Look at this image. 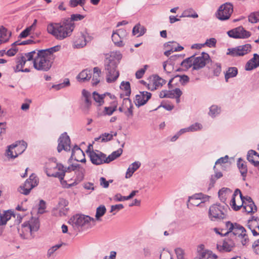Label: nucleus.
Masks as SVG:
<instances>
[{
  "mask_svg": "<svg viewBox=\"0 0 259 259\" xmlns=\"http://www.w3.org/2000/svg\"><path fill=\"white\" fill-rule=\"evenodd\" d=\"M151 94L146 91L140 92L139 94L136 96L135 104L140 107L145 105L151 98Z\"/></svg>",
  "mask_w": 259,
  "mask_h": 259,
  "instance_id": "nucleus-21",
  "label": "nucleus"
},
{
  "mask_svg": "<svg viewBox=\"0 0 259 259\" xmlns=\"http://www.w3.org/2000/svg\"><path fill=\"white\" fill-rule=\"evenodd\" d=\"M247 227L251 230L253 236L259 235V219L253 218L247 223Z\"/></svg>",
  "mask_w": 259,
  "mask_h": 259,
  "instance_id": "nucleus-24",
  "label": "nucleus"
},
{
  "mask_svg": "<svg viewBox=\"0 0 259 259\" xmlns=\"http://www.w3.org/2000/svg\"><path fill=\"white\" fill-rule=\"evenodd\" d=\"M165 82V80L160 78L159 76L156 75L153 77L152 82L148 84V89L151 91L155 90L157 88L161 87Z\"/></svg>",
  "mask_w": 259,
  "mask_h": 259,
  "instance_id": "nucleus-26",
  "label": "nucleus"
},
{
  "mask_svg": "<svg viewBox=\"0 0 259 259\" xmlns=\"http://www.w3.org/2000/svg\"><path fill=\"white\" fill-rule=\"evenodd\" d=\"M27 143L24 141H17L16 143L8 146L7 150V156L12 158L17 157L19 154L22 153L26 149Z\"/></svg>",
  "mask_w": 259,
  "mask_h": 259,
  "instance_id": "nucleus-8",
  "label": "nucleus"
},
{
  "mask_svg": "<svg viewBox=\"0 0 259 259\" xmlns=\"http://www.w3.org/2000/svg\"><path fill=\"white\" fill-rule=\"evenodd\" d=\"M70 139L66 133H63L58 139V145L57 150L58 152H61L63 150L66 151H69L71 149Z\"/></svg>",
  "mask_w": 259,
  "mask_h": 259,
  "instance_id": "nucleus-16",
  "label": "nucleus"
},
{
  "mask_svg": "<svg viewBox=\"0 0 259 259\" xmlns=\"http://www.w3.org/2000/svg\"><path fill=\"white\" fill-rule=\"evenodd\" d=\"M66 167L61 163H50L46 168V172L48 177L58 178L62 180L64 179Z\"/></svg>",
  "mask_w": 259,
  "mask_h": 259,
  "instance_id": "nucleus-6",
  "label": "nucleus"
},
{
  "mask_svg": "<svg viewBox=\"0 0 259 259\" xmlns=\"http://www.w3.org/2000/svg\"><path fill=\"white\" fill-rule=\"evenodd\" d=\"M147 67L148 66L146 65L143 68L139 69L136 72L135 75L137 79H140L143 76Z\"/></svg>",
  "mask_w": 259,
  "mask_h": 259,
  "instance_id": "nucleus-64",
  "label": "nucleus"
},
{
  "mask_svg": "<svg viewBox=\"0 0 259 259\" xmlns=\"http://www.w3.org/2000/svg\"><path fill=\"white\" fill-rule=\"evenodd\" d=\"M226 227L228 229V231L224 235L229 234L230 238H233L234 239L237 237L239 238L244 232H246L245 228L237 223L233 224L228 221L226 223Z\"/></svg>",
  "mask_w": 259,
  "mask_h": 259,
  "instance_id": "nucleus-9",
  "label": "nucleus"
},
{
  "mask_svg": "<svg viewBox=\"0 0 259 259\" xmlns=\"http://www.w3.org/2000/svg\"><path fill=\"white\" fill-rule=\"evenodd\" d=\"M121 58V55L119 53L116 56L115 54H112L105 60L104 66L107 82H113L118 78L119 72L117 68Z\"/></svg>",
  "mask_w": 259,
  "mask_h": 259,
  "instance_id": "nucleus-2",
  "label": "nucleus"
},
{
  "mask_svg": "<svg viewBox=\"0 0 259 259\" xmlns=\"http://www.w3.org/2000/svg\"><path fill=\"white\" fill-rule=\"evenodd\" d=\"M123 104L126 106L127 110L124 112V114L128 117H131L133 115V105L129 98H124L123 100Z\"/></svg>",
  "mask_w": 259,
  "mask_h": 259,
  "instance_id": "nucleus-38",
  "label": "nucleus"
},
{
  "mask_svg": "<svg viewBox=\"0 0 259 259\" xmlns=\"http://www.w3.org/2000/svg\"><path fill=\"white\" fill-rule=\"evenodd\" d=\"M259 66V55L257 54L253 55V57L249 60L245 65L246 70H251Z\"/></svg>",
  "mask_w": 259,
  "mask_h": 259,
  "instance_id": "nucleus-28",
  "label": "nucleus"
},
{
  "mask_svg": "<svg viewBox=\"0 0 259 259\" xmlns=\"http://www.w3.org/2000/svg\"><path fill=\"white\" fill-rule=\"evenodd\" d=\"M68 223L75 229H78L79 228L88 229L95 225V221L94 218L89 215L76 214L70 219Z\"/></svg>",
  "mask_w": 259,
  "mask_h": 259,
  "instance_id": "nucleus-4",
  "label": "nucleus"
},
{
  "mask_svg": "<svg viewBox=\"0 0 259 259\" xmlns=\"http://www.w3.org/2000/svg\"><path fill=\"white\" fill-rule=\"evenodd\" d=\"M86 0H70L69 5L71 7L75 8L78 5L82 7L84 5Z\"/></svg>",
  "mask_w": 259,
  "mask_h": 259,
  "instance_id": "nucleus-55",
  "label": "nucleus"
},
{
  "mask_svg": "<svg viewBox=\"0 0 259 259\" xmlns=\"http://www.w3.org/2000/svg\"><path fill=\"white\" fill-rule=\"evenodd\" d=\"M82 94L83 98H84V101L87 107H89L91 105V101L90 100V93L85 90H83L82 91Z\"/></svg>",
  "mask_w": 259,
  "mask_h": 259,
  "instance_id": "nucleus-54",
  "label": "nucleus"
},
{
  "mask_svg": "<svg viewBox=\"0 0 259 259\" xmlns=\"http://www.w3.org/2000/svg\"><path fill=\"white\" fill-rule=\"evenodd\" d=\"M40 51H42L45 54L49 55V57H51V54L59 51V47L55 46L46 50H41Z\"/></svg>",
  "mask_w": 259,
  "mask_h": 259,
  "instance_id": "nucleus-59",
  "label": "nucleus"
},
{
  "mask_svg": "<svg viewBox=\"0 0 259 259\" xmlns=\"http://www.w3.org/2000/svg\"><path fill=\"white\" fill-rule=\"evenodd\" d=\"M223 177V174L221 171H215V174L211 176L210 178V183L208 189L213 187L216 181Z\"/></svg>",
  "mask_w": 259,
  "mask_h": 259,
  "instance_id": "nucleus-45",
  "label": "nucleus"
},
{
  "mask_svg": "<svg viewBox=\"0 0 259 259\" xmlns=\"http://www.w3.org/2000/svg\"><path fill=\"white\" fill-rule=\"evenodd\" d=\"M182 95V92L179 88H176L171 91H167V98H176V96L180 97Z\"/></svg>",
  "mask_w": 259,
  "mask_h": 259,
  "instance_id": "nucleus-50",
  "label": "nucleus"
},
{
  "mask_svg": "<svg viewBox=\"0 0 259 259\" xmlns=\"http://www.w3.org/2000/svg\"><path fill=\"white\" fill-rule=\"evenodd\" d=\"M16 65L13 67L15 72L21 71L23 69V67L26 63V60L24 57L20 56L17 57L16 58Z\"/></svg>",
  "mask_w": 259,
  "mask_h": 259,
  "instance_id": "nucleus-35",
  "label": "nucleus"
},
{
  "mask_svg": "<svg viewBox=\"0 0 259 259\" xmlns=\"http://www.w3.org/2000/svg\"><path fill=\"white\" fill-rule=\"evenodd\" d=\"M124 32V31L119 29L117 32H113L112 35V39L114 44L118 47H122L123 44L121 40V34Z\"/></svg>",
  "mask_w": 259,
  "mask_h": 259,
  "instance_id": "nucleus-31",
  "label": "nucleus"
},
{
  "mask_svg": "<svg viewBox=\"0 0 259 259\" xmlns=\"http://www.w3.org/2000/svg\"><path fill=\"white\" fill-rule=\"evenodd\" d=\"M67 200L64 198H60L56 207L53 209V214L56 216L66 215L69 210Z\"/></svg>",
  "mask_w": 259,
  "mask_h": 259,
  "instance_id": "nucleus-15",
  "label": "nucleus"
},
{
  "mask_svg": "<svg viewBox=\"0 0 259 259\" xmlns=\"http://www.w3.org/2000/svg\"><path fill=\"white\" fill-rule=\"evenodd\" d=\"M93 37L89 35L86 30L80 32V36L74 41V46L76 48H81L86 46L87 42L91 41Z\"/></svg>",
  "mask_w": 259,
  "mask_h": 259,
  "instance_id": "nucleus-19",
  "label": "nucleus"
},
{
  "mask_svg": "<svg viewBox=\"0 0 259 259\" xmlns=\"http://www.w3.org/2000/svg\"><path fill=\"white\" fill-rule=\"evenodd\" d=\"M120 88L125 91V95L126 96H130L131 94V87L129 82L122 81L120 84Z\"/></svg>",
  "mask_w": 259,
  "mask_h": 259,
  "instance_id": "nucleus-52",
  "label": "nucleus"
},
{
  "mask_svg": "<svg viewBox=\"0 0 259 259\" xmlns=\"http://www.w3.org/2000/svg\"><path fill=\"white\" fill-rule=\"evenodd\" d=\"M93 97L96 102L98 103L99 106H101L103 104L104 101L108 100V99H114V96L111 95L109 93H105L103 94H99L96 92L93 93Z\"/></svg>",
  "mask_w": 259,
  "mask_h": 259,
  "instance_id": "nucleus-23",
  "label": "nucleus"
},
{
  "mask_svg": "<svg viewBox=\"0 0 259 259\" xmlns=\"http://www.w3.org/2000/svg\"><path fill=\"white\" fill-rule=\"evenodd\" d=\"M217 40L214 38H210L206 39L205 43H204V46H207L209 48L214 47L216 45Z\"/></svg>",
  "mask_w": 259,
  "mask_h": 259,
  "instance_id": "nucleus-61",
  "label": "nucleus"
},
{
  "mask_svg": "<svg viewBox=\"0 0 259 259\" xmlns=\"http://www.w3.org/2000/svg\"><path fill=\"white\" fill-rule=\"evenodd\" d=\"M70 159L81 162H85L86 161L83 152L77 145H75L72 149Z\"/></svg>",
  "mask_w": 259,
  "mask_h": 259,
  "instance_id": "nucleus-22",
  "label": "nucleus"
},
{
  "mask_svg": "<svg viewBox=\"0 0 259 259\" xmlns=\"http://www.w3.org/2000/svg\"><path fill=\"white\" fill-rule=\"evenodd\" d=\"M146 31L145 27L140 24H137L135 25L133 29V35H138V36H140L145 34Z\"/></svg>",
  "mask_w": 259,
  "mask_h": 259,
  "instance_id": "nucleus-40",
  "label": "nucleus"
},
{
  "mask_svg": "<svg viewBox=\"0 0 259 259\" xmlns=\"http://www.w3.org/2000/svg\"><path fill=\"white\" fill-rule=\"evenodd\" d=\"M226 209L224 206L219 204L211 205L208 211V218L211 221H218L226 218Z\"/></svg>",
  "mask_w": 259,
  "mask_h": 259,
  "instance_id": "nucleus-7",
  "label": "nucleus"
},
{
  "mask_svg": "<svg viewBox=\"0 0 259 259\" xmlns=\"http://www.w3.org/2000/svg\"><path fill=\"white\" fill-rule=\"evenodd\" d=\"M92 75V73L91 70L84 69L78 74L76 78L79 82H85L91 79Z\"/></svg>",
  "mask_w": 259,
  "mask_h": 259,
  "instance_id": "nucleus-30",
  "label": "nucleus"
},
{
  "mask_svg": "<svg viewBox=\"0 0 259 259\" xmlns=\"http://www.w3.org/2000/svg\"><path fill=\"white\" fill-rule=\"evenodd\" d=\"M209 109L208 115L212 118L218 115L221 111V107L216 105H212Z\"/></svg>",
  "mask_w": 259,
  "mask_h": 259,
  "instance_id": "nucleus-43",
  "label": "nucleus"
},
{
  "mask_svg": "<svg viewBox=\"0 0 259 259\" xmlns=\"http://www.w3.org/2000/svg\"><path fill=\"white\" fill-rule=\"evenodd\" d=\"M233 12V5L231 3H226L219 8L215 15L218 19L225 21L230 18Z\"/></svg>",
  "mask_w": 259,
  "mask_h": 259,
  "instance_id": "nucleus-10",
  "label": "nucleus"
},
{
  "mask_svg": "<svg viewBox=\"0 0 259 259\" xmlns=\"http://www.w3.org/2000/svg\"><path fill=\"white\" fill-rule=\"evenodd\" d=\"M141 163L139 161H135L132 163L127 169L125 174V178L128 179L131 178L133 174L136 171L140 166Z\"/></svg>",
  "mask_w": 259,
  "mask_h": 259,
  "instance_id": "nucleus-33",
  "label": "nucleus"
},
{
  "mask_svg": "<svg viewBox=\"0 0 259 259\" xmlns=\"http://www.w3.org/2000/svg\"><path fill=\"white\" fill-rule=\"evenodd\" d=\"M235 243L234 239L225 238L222 244H217V248L221 252H230L235 247Z\"/></svg>",
  "mask_w": 259,
  "mask_h": 259,
  "instance_id": "nucleus-20",
  "label": "nucleus"
},
{
  "mask_svg": "<svg viewBox=\"0 0 259 259\" xmlns=\"http://www.w3.org/2000/svg\"><path fill=\"white\" fill-rule=\"evenodd\" d=\"M84 18V16L79 14H72L71 15L69 21L71 22H72V21H79L82 20Z\"/></svg>",
  "mask_w": 259,
  "mask_h": 259,
  "instance_id": "nucleus-62",
  "label": "nucleus"
},
{
  "mask_svg": "<svg viewBox=\"0 0 259 259\" xmlns=\"http://www.w3.org/2000/svg\"><path fill=\"white\" fill-rule=\"evenodd\" d=\"M74 29V24L65 19L59 22H51L47 25L48 33L53 35L56 39L62 40L69 37Z\"/></svg>",
  "mask_w": 259,
  "mask_h": 259,
  "instance_id": "nucleus-1",
  "label": "nucleus"
},
{
  "mask_svg": "<svg viewBox=\"0 0 259 259\" xmlns=\"http://www.w3.org/2000/svg\"><path fill=\"white\" fill-rule=\"evenodd\" d=\"M36 53L35 51H32L29 53H25L24 55H21V57H24L26 61H31L32 60H34L33 58H35V55H36Z\"/></svg>",
  "mask_w": 259,
  "mask_h": 259,
  "instance_id": "nucleus-58",
  "label": "nucleus"
},
{
  "mask_svg": "<svg viewBox=\"0 0 259 259\" xmlns=\"http://www.w3.org/2000/svg\"><path fill=\"white\" fill-rule=\"evenodd\" d=\"M33 67L38 71H48L52 67L51 57L46 55L42 51H39L34 58Z\"/></svg>",
  "mask_w": 259,
  "mask_h": 259,
  "instance_id": "nucleus-5",
  "label": "nucleus"
},
{
  "mask_svg": "<svg viewBox=\"0 0 259 259\" xmlns=\"http://www.w3.org/2000/svg\"><path fill=\"white\" fill-rule=\"evenodd\" d=\"M238 74V69L235 67H229L225 73V79L226 82L230 78H233L237 76Z\"/></svg>",
  "mask_w": 259,
  "mask_h": 259,
  "instance_id": "nucleus-36",
  "label": "nucleus"
},
{
  "mask_svg": "<svg viewBox=\"0 0 259 259\" xmlns=\"http://www.w3.org/2000/svg\"><path fill=\"white\" fill-rule=\"evenodd\" d=\"M247 159L255 166L259 164V155L255 151L249 150L248 152Z\"/></svg>",
  "mask_w": 259,
  "mask_h": 259,
  "instance_id": "nucleus-32",
  "label": "nucleus"
},
{
  "mask_svg": "<svg viewBox=\"0 0 259 259\" xmlns=\"http://www.w3.org/2000/svg\"><path fill=\"white\" fill-rule=\"evenodd\" d=\"M93 72L92 84L93 86H95L97 85L100 81V77L101 71L99 68L95 67L93 69Z\"/></svg>",
  "mask_w": 259,
  "mask_h": 259,
  "instance_id": "nucleus-37",
  "label": "nucleus"
},
{
  "mask_svg": "<svg viewBox=\"0 0 259 259\" xmlns=\"http://www.w3.org/2000/svg\"><path fill=\"white\" fill-rule=\"evenodd\" d=\"M227 34L230 37L234 38H247L251 35L249 31H246L242 26L228 31Z\"/></svg>",
  "mask_w": 259,
  "mask_h": 259,
  "instance_id": "nucleus-14",
  "label": "nucleus"
},
{
  "mask_svg": "<svg viewBox=\"0 0 259 259\" xmlns=\"http://www.w3.org/2000/svg\"><path fill=\"white\" fill-rule=\"evenodd\" d=\"M209 59V56L207 53L204 52H203L200 56L195 57L194 56L193 69L198 70L204 67L208 62Z\"/></svg>",
  "mask_w": 259,
  "mask_h": 259,
  "instance_id": "nucleus-18",
  "label": "nucleus"
},
{
  "mask_svg": "<svg viewBox=\"0 0 259 259\" xmlns=\"http://www.w3.org/2000/svg\"><path fill=\"white\" fill-rule=\"evenodd\" d=\"M254 202L251 198L250 197H244L241 199L240 202L238 205L236 204V200L234 199V198H232L230 201V205L232 209L235 211L239 210L242 205H243V204L244 203H248V202Z\"/></svg>",
  "mask_w": 259,
  "mask_h": 259,
  "instance_id": "nucleus-25",
  "label": "nucleus"
},
{
  "mask_svg": "<svg viewBox=\"0 0 259 259\" xmlns=\"http://www.w3.org/2000/svg\"><path fill=\"white\" fill-rule=\"evenodd\" d=\"M90 147L87 150V153L90 157L92 163L95 165H100L103 163H109L106 154L98 150H89Z\"/></svg>",
  "mask_w": 259,
  "mask_h": 259,
  "instance_id": "nucleus-11",
  "label": "nucleus"
},
{
  "mask_svg": "<svg viewBox=\"0 0 259 259\" xmlns=\"http://www.w3.org/2000/svg\"><path fill=\"white\" fill-rule=\"evenodd\" d=\"M110 100L112 101L110 103V105L105 107L103 111L104 115H111L117 109L118 103L115 97L114 96V99H110Z\"/></svg>",
  "mask_w": 259,
  "mask_h": 259,
  "instance_id": "nucleus-27",
  "label": "nucleus"
},
{
  "mask_svg": "<svg viewBox=\"0 0 259 259\" xmlns=\"http://www.w3.org/2000/svg\"><path fill=\"white\" fill-rule=\"evenodd\" d=\"M113 135L109 133H104L101 135L98 138H95V141L101 142H107L112 139Z\"/></svg>",
  "mask_w": 259,
  "mask_h": 259,
  "instance_id": "nucleus-46",
  "label": "nucleus"
},
{
  "mask_svg": "<svg viewBox=\"0 0 259 259\" xmlns=\"http://www.w3.org/2000/svg\"><path fill=\"white\" fill-rule=\"evenodd\" d=\"M248 21L252 23L259 22V12L251 13L248 16Z\"/></svg>",
  "mask_w": 259,
  "mask_h": 259,
  "instance_id": "nucleus-53",
  "label": "nucleus"
},
{
  "mask_svg": "<svg viewBox=\"0 0 259 259\" xmlns=\"http://www.w3.org/2000/svg\"><path fill=\"white\" fill-rule=\"evenodd\" d=\"M36 22H37V20L36 19H35L34 20L33 24L31 26L27 27L25 29H24L23 31H22L21 32V33L19 34V37L25 38L27 36H28L30 33V32L32 30L34 29V28L36 26Z\"/></svg>",
  "mask_w": 259,
  "mask_h": 259,
  "instance_id": "nucleus-42",
  "label": "nucleus"
},
{
  "mask_svg": "<svg viewBox=\"0 0 259 259\" xmlns=\"http://www.w3.org/2000/svg\"><path fill=\"white\" fill-rule=\"evenodd\" d=\"M38 183V179L32 174L26 180L23 186L19 187L18 191L22 194L28 195L31 190L37 185Z\"/></svg>",
  "mask_w": 259,
  "mask_h": 259,
  "instance_id": "nucleus-12",
  "label": "nucleus"
},
{
  "mask_svg": "<svg viewBox=\"0 0 259 259\" xmlns=\"http://www.w3.org/2000/svg\"><path fill=\"white\" fill-rule=\"evenodd\" d=\"M177 259H186L185 257V252L181 248H177L175 250Z\"/></svg>",
  "mask_w": 259,
  "mask_h": 259,
  "instance_id": "nucleus-57",
  "label": "nucleus"
},
{
  "mask_svg": "<svg viewBox=\"0 0 259 259\" xmlns=\"http://www.w3.org/2000/svg\"><path fill=\"white\" fill-rule=\"evenodd\" d=\"M213 74L217 76H218L221 72L222 68L221 64L215 63L213 66Z\"/></svg>",
  "mask_w": 259,
  "mask_h": 259,
  "instance_id": "nucleus-63",
  "label": "nucleus"
},
{
  "mask_svg": "<svg viewBox=\"0 0 259 259\" xmlns=\"http://www.w3.org/2000/svg\"><path fill=\"white\" fill-rule=\"evenodd\" d=\"M12 217L15 218V215L13 211L11 210L4 211L0 214V225H5Z\"/></svg>",
  "mask_w": 259,
  "mask_h": 259,
  "instance_id": "nucleus-29",
  "label": "nucleus"
},
{
  "mask_svg": "<svg viewBox=\"0 0 259 259\" xmlns=\"http://www.w3.org/2000/svg\"><path fill=\"white\" fill-rule=\"evenodd\" d=\"M237 166L241 174V175L244 178L245 177L247 172V168L246 162L240 158L237 161Z\"/></svg>",
  "mask_w": 259,
  "mask_h": 259,
  "instance_id": "nucleus-39",
  "label": "nucleus"
},
{
  "mask_svg": "<svg viewBox=\"0 0 259 259\" xmlns=\"http://www.w3.org/2000/svg\"><path fill=\"white\" fill-rule=\"evenodd\" d=\"M204 245L199 246L200 249L197 250L198 259H208L209 250H203Z\"/></svg>",
  "mask_w": 259,
  "mask_h": 259,
  "instance_id": "nucleus-44",
  "label": "nucleus"
},
{
  "mask_svg": "<svg viewBox=\"0 0 259 259\" xmlns=\"http://www.w3.org/2000/svg\"><path fill=\"white\" fill-rule=\"evenodd\" d=\"M122 151H123L121 148H119L116 151L113 152L111 154L107 157L108 163L112 161L117 157H119L121 155Z\"/></svg>",
  "mask_w": 259,
  "mask_h": 259,
  "instance_id": "nucleus-49",
  "label": "nucleus"
},
{
  "mask_svg": "<svg viewBox=\"0 0 259 259\" xmlns=\"http://www.w3.org/2000/svg\"><path fill=\"white\" fill-rule=\"evenodd\" d=\"M188 130L190 132H195L201 130L202 128V126L200 123L198 122L195 123L188 127Z\"/></svg>",
  "mask_w": 259,
  "mask_h": 259,
  "instance_id": "nucleus-60",
  "label": "nucleus"
},
{
  "mask_svg": "<svg viewBox=\"0 0 259 259\" xmlns=\"http://www.w3.org/2000/svg\"><path fill=\"white\" fill-rule=\"evenodd\" d=\"M210 197L202 193L195 194L192 196H190L188 199L189 205L198 206L204 202L208 201Z\"/></svg>",
  "mask_w": 259,
  "mask_h": 259,
  "instance_id": "nucleus-17",
  "label": "nucleus"
},
{
  "mask_svg": "<svg viewBox=\"0 0 259 259\" xmlns=\"http://www.w3.org/2000/svg\"><path fill=\"white\" fill-rule=\"evenodd\" d=\"M39 222L38 218H32L29 221L23 223L21 228L18 229L21 237L25 239H30L33 237V233L38 230Z\"/></svg>",
  "mask_w": 259,
  "mask_h": 259,
  "instance_id": "nucleus-3",
  "label": "nucleus"
},
{
  "mask_svg": "<svg viewBox=\"0 0 259 259\" xmlns=\"http://www.w3.org/2000/svg\"><path fill=\"white\" fill-rule=\"evenodd\" d=\"M193 59H194V56L186 58L181 62V65L185 69H188L191 67H193Z\"/></svg>",
  "mask_w": 259,
  "mask_h": 259,
  "instance_id": "nucleus-47",
  "label": "nucleus"
},
{
  "mask_svg": "<svg viewBox=\"0 0 259 259\" xmlns=\"http://www.w3.org/2000/svg\"><path fill=\"white\" fill-rule=\"evenodd\" d=\"M11 33L3 26L0 27V44L8 41Z\"/></svg>",
  "mask_w": 259,
  "mask_h": 259,
  "instance_id": "nucleus-34",
  "label": "nucleus"
},
{
  "mask_svg": "<svg viewBox=\"0 0 259 259\" xmlns=\"http://www.w3.org/2000/svg\"><path fill=\"white\" fill-rule=\"evenodd\" d=\"M251 49V47L249 44L239 46L233 48H229L227 50V55L233 57L242 56L249 52Z\"/></svg>",
  "mask_w": 259,
  "mask_h": 259,
  "instance_id": "nucleus-13",
  "label": "nucleus"
},
{
  "mask_svg": "<svg viewBox=\"0 0 259 259\" xmlns=\"http://www.w3.org/2000/svg\"><path fill=\"white\" fill-rule=\"evenodd\" d=\"M198 17V14L192 9L185 10L180 16V17H191L193 18H196Z\"/></svg>",
  "mask_w": 259,
  "mask_h": 259,
  "instance_id": "nucleus-48",
  "label": "nucleus"
},
{
  "mask_svg": "<svg viewBox=\"0 0 259 259\" xmlns=\"http://www.w3.org/2000/svg\"><path fill=\"white\" fill-rule=\"evenodd\" d=\"M244 209L248 213H254L257 211V207L254 202H248V203H244L242 206Z\"/></svg>",
  "mask_w": 259,
  "mask_h": 259,
  "instance_id": "nucleus-41",
  "label": "nucleus"
},
{
  "mask_svg": "<svg viewBox=\"0 0 259 259\" xmlns=\"http://www.w3.org/2000/svg\"><path fill=\"white\" fill-rule=\"evenodd\" d=\"M228 192H231V190L227 188H223L218 192L219 196L222 201L226 199V195Z\"/></svg>",
  "mask_w": 259,
  "mask_h": 259,
  "instance_id": "nucleus-56",
  "label": "nucleus"
},
{
  "mask_svg": "<svg viewBox=\"0 0 259 259\" xmlns=\"http://www.w3.org/2000/svg\"><path fill=\"white\" fill-rule=\"evenodd\" d=\"M106 211V208L104 205H100L97 207L96 213V219L100 220L101 217L103 216Z\"/></svg>",
  "mask_w": 259,
  "mask_h": 259,
  "instance_id": "nucleus-51",
  "label": "nucleus"
}]
</instances>
